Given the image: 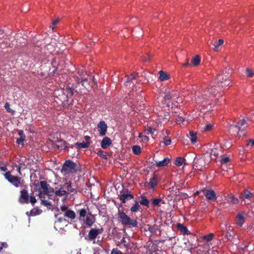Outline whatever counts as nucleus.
<instances>
[{
    "instance_id": "bf43d9fd",
    "label": "nucleus",
    "mask_w": 254,
    "mask_h": 254,
    "mask_svg": "<svg viewBox=\"0 0 254 254\" xmlns=\"http://www.w3.org/2000/svg\"><path fill=\"white\" fill-rule=\"evenodd\" d=\"M61 210H62V212L65 213V212L68 210L69 209L68 207L66 206V205H62V206H61Z\"/></svg>"
},
{
    "instance_id": "20e7f679",
    "label": "nucleus",
    "mask_w": 254,
    "mask_h": 254,
    "mask_svg": "<svg viewBox=\"0 0 254 254\" xmlns=\"http://www.w3.org/2000/svg\"><path fill=\"white\" fill-rule=\"evenodd\" d=\"M86 74V72L83 70H81L78 72V75H75L74 76L75 81L77 84L80 83H81L82 85L87 90H89L92 88V85H91L89 80L85 77V75Z\"/></svg>"
},
{
    "instance_id": "f3484780",
    "label": "nucleus",
    "mask_w": 254,
    "mask_h": 254,
    "mask_svg": "<svg viewBox=\"0 0 254 254\" xmlns=\"http://www.w3.org/2000/svg\"><path fill=\"white\" fill-rule=\"evenodd\" d=\"M177 96V92L172 90L168 92H166L164 97V100L166 101H170Z\"/></svg>"
},
{
    "instance_id": "58836bf2",
    "label": "nucleus",
    "mask_w": 254,
    "mask_h": 254,
    "mask_svg": "<svg viewBox=\"0 0 254 254\" xmlns=\"http://www.w3.org/2000/svg\"><path fill=\"white\" fill-rule=\"evenodd\" d=\"M133 153L135 155H139L141 153V148L139 145H134L132 147Z\"/></svg>"
},
{
    "instance_id": "7c9ffc66",
    "label": "nucleus",
    "mask_w": 254,
    "mask_h": 254,
    "mask_svg": "<svg viewBox=\"0 0 254 254\" xmlns=\"http://www.w3.org/2000/svg\"><path fill=\"white\" fill-rule=\"evenodd\" d=\"M140 198L141 199L139 201V203L141 205L146 206L147 207H149V202L146 196L144 195H141Z\"/></svg>"
},
{
    "instance_id": "ddd939ff",
    "label": "nucleus",
    "mask_w": 254,
    "mask_h": 254,
    "mask_svg": "<svg viewBox=\"0 0 254 254\" xmlns=\"http://www.w3.org/2000/svg\"><path fill=\"white\" fill-rule=\"evenodd\" d=\"M158 183L157 175L154 174L153 177L150 179V182L147 183V186L154 190Z\"/></svg>"
},
{
    "instance_id": "f257e3e1",
    "label": "nucleus",
    "mask_w": 254,
    "mask_h": 254,
    "mask_svg": "<svg viewBox=\"0 0 254 254\" xmlns=\"http://www.w3.org/2000/svg\"><path fill=\"white\" fill-rule=\"evenodd\" d=\"M77 213L79 215L78 219L83 226L91 227L96 221V218L91 213H87L85 208L78 209Z\"/></svg>"
},
{
    "instance_id": "052dcab7",
    "label": "nucleus",
    "mask_w": 254,
    "mask_h": 254,
    "mask_svg": "<svg viewBox=\"0 0 254 254\" xmlns=\"http://www.w3.org/2000/svg\"><path fill=\"white\" fill-rule=\"evenodd\" d=\"M183 65L184 66H191V64L189 63V59H187L186 62L184 64H183Z\"/></svg>"
},
{
    "instance_id": "4d7b16f0",
    "label": "nucleus",
    "mask_w": 254,
    "mask_h": 254,
    "mask_svg": "<svg viewBox=\"0 0 254 254\" xmlns=\"http://www.w3.org/2000/svg\"><path fill=\"white\" fill-rule=\"evenodd\" d=\"M247 142H248V143H247V145L248 146L251 145V147H254V139H250L248 140Z\"/></svg>"
},
{
    "instance_id": "b1692460",
    "label": "nucleus",
    "mask_w": 254,
    "mask_h": 254,
    "mask_svg": "<svg viewBox=\"0 0 254 254\" xmlns=\"http://www.w3.org/2000/svg\"><path fill=\"white\" fill-rule=\"evenodd\" d=\"M134 204L130 207V210L132 212H136L141 209L140 206L139 204V202L136 199L134 200Z\"/></svg>"
},
{
    "instance_id": "f8f14e48",
    "label": "nucleus",
    "mask_w": 254,
    "mask_h": 254,
    "mask_svg": "<svg viewBox=\"0 0 254 254\" xmlns=\"http://www.w3.org/2000/svg\"><path fill=\"white\" fill-rule=\"evenodd\" d=\"M97 127L100 136H103L106 134L108 127L104 121L100 122L97 125Z\"/></svg>"
},
{
    "instance_id": "a878e982",
    "label": "nucleus",
    "mask_w": 254,
    "mask_h": 254,
    "mask_svg": "<svg viewBox=\"0 0 254 254\" xmlns=\"http://www.w3.org/2000/svg\"><path fill=\"white\" fill-rule=\"evenodd\" d=\"M138 75V73H133L131 74L129 76H127V79L125 83V84L126 86H130V82L132 80L135 78L136 76Z\"/></svg>"
},
{
    "instance_id": "c9c22d12",
    "label": "nucleus",
    "mask_w": 254,
    "mask_h": 254,
    "mask_svg": "<svg viewBox=\"0 0 254 254\" xmlns=\"http://www.w3.org/2000/svg\"><path fill=\"white\" fill-rule=\"evenodd\" d=\"M89 145H90V142H77L75 143V145L78 148H88L89 146Z\"/></svg>"
},
{
    "instance_id": "de8ad7c7",
    "label": "nucleus",
    "mask_w": 254,
    "mask_h": 254,
    "mask_svg": "<svg viewBox=\"0 0 254 254\" xmlns=\"http://www.w3.org/2000/svg\"><path fill=\"white\" fill-rule=\"evenodd\" d=\"M25 136H23L22 137H20L19 138L17 139L16 140V143L18 144L23 145L24 144V141L25 139Z\"/></svg>"
},
{
    "instance_id": "9d476101",
    "label": "nucleus",
    "mask_w": 254,
    "mask_h": 254,
    "mask_svg": "<svg viewBox=\"0 0 254 254\" xmlns=\"http://www.w3.org/2000/svg\"><path fill=\"white\" fill-rule=\"evenodd\" d=\"M40 185L41 189L43 190V192L45 195L50 196V192H54L55 191V189L51 188L49 187V185L47 184L46 181H40Z\"/></svg>"
},
{
    "instance_id": "f704fd0d",
    "label": "nucleus",
    "mask_w": 254,
    "mask_h": 254,
    "mask_svg": "<svg viewBox=\"0 0 254 254\" xmlns=\"http://www.w3.org/2000/svg\"><path fill=\"white\" fill-rule=\"evenodd\" d=\"M190 135V139L192 143L194 144L196 142L197 137L196 136V133L193 131H190L189 132Z\"/></svg>"
},
{
    "instance_id": "69168bd1",
    "label": "nucleus",
    "mask_w": 254,
    "mask_h": 254,
    "mask_svg": "<svg viewBox=\"0 0 254 254\" xmlns=\"http://www.w3.org/2000/svg\"><path fill=\"white\" fill-rule=\"evenodd\" d=\"M59 20H60L58 18L53 20L52 22V25L54 26L57 25L58 23V22H59Z\"/></svg>"
},
{
    "instance_id": "3c124183",
    "label": "nucleus",
    "mask_w": 254,
    "mask_h": 254,
    "mask_svg": "<svg viewBox=\"0 0 254 254\" xmlns=\"http://www.w3.org/2000/svg\"><path fill=\"white\" fill-rule=\"evenodd\" d=\"M246 73L248 74V76L250 77H252L254 75V73L253 72L252 69L250 68H246Z\"/></svg>"
},
{
    "instance_id": "4be33fe9",
    "label": "nucleus",
    "mask_w": 254,
    "mask_h": 254,
    "mask_svg": "<svg viewBox=\"0 0 254 254\" xmlns=\"http://www.w3.org/2000/svg\"><path fill=\"white\" fill-rule=\"evenodd\" d=\"M64 216L68 219L73 220L75 218L76 214L73 210L69 209L64 213Z\"/></svg>"
},
{
    "instance_id": "2f4dec72",
    "label": "nucleus",
    "mask_w": 254,
    "mask_h": 254,
    "mask_svg": "<svg viewBox=\"0 0 254 254\" xmlns=\"http://www.w3.org/2000/svg\"><path fill=\"white\" fill-rule=\"evenodd\" d=\"M253 196L252 193L250 192L248 190H245L243 193L241 194L240 197L245 200V199H250Z\"/></svg>"
},
{
    "instance_id": "6ab92c4d",
    "label": "nucleus",
    "mask_w": 254,
    "mask_h": 254,
    "mask_svg": "<svg viewBox=\"0 0 254 254\" xmlns=\"http://www.w3.org/2000/svg\"><path fill=\"white\" fill-rule=\"evenodd\" d=\"M245 222V217L243 213H239L236 217V224L240 227L242 226Z\"/></svg>"
},
{
    "instance_id": "aec40b11",
    "label": "nucleus",
    "mask_w": 254,
    "mask_h": 254,
    "mask_svg": "<svg viewBox=\"0 0 254 254\" xmlns=\"http://www.w3.org/2000/svg\"><path fill=\"white\" fill-rule=\"evenodd\" d=\"M170 162V159L169 157L165 158L163 160L156 162V166L157 167H165Z\"/></svg>"
},
{
    "instance_id": "bb28decb",
    "label": "nucleus",
    "mask_w": 254,
    "mask_h": 254,
    "mask_svg": "<svg viewBox=\"0 0 254 254\" xmlns=\"http://www.w3.org/2000/svg\"><path fill=\"white\" fill-rule=\"evenodd\" d=\"M200 63V57L199 55L195 56L191 60V64L193 66H197Z\"/></svg>"
},
{
    "instance_id": "603ef678",
    "label": "nucleus",
    "mask_w": 254,
    "mask_h": 254,
    "mask_svg": "<svg viewBox=\"0 0 254 254\" xmlns=\"http://www.w3.org/2000/svg\"><path fill=\"white\" fill-rule=\"evenodd\" d=\"M230 161V158L228 157H223L221 160L222 164H226Z\"/></svg>"
},
{
    "instance_id": "7ed1b4c3",
    "label": "nucleus",
    "mask_w": 254,
    "mask_h": 254,
    "mask_svg": "<svg viewBox=\"0 0 254 254\" xmlns=\"http://www.w3.org/2000/svg\"><path fill=\"white\" fill-rule=\"evenodd\" d=\"M20 196L18 198V202L21 204H28L30 202L32 205H34L37 202L35 196L32 194L29 195L28 191L27 190L23 189L20 191Z\"/></svg>"
},
{
    "instance_id": "412c9836",
    "label": "nucleus",
    "mask_w": 254,
    "mask_h": 254,
    "mask_svg": "<svg viewBox=\"0 0 254 254\" xmlns=\"http://www.w3.org/2000/svg\"><path fill=\"white\" fill-rule=\"evenodd\" d=\"M158 228V227L157 225H151L147 224L144 227L143 229L145 231H149L151 233H154Z\"/></svg>"
},
{
    "instance_id": "f03ea898",
    "label": "nucleus",
    "mask_w": 254,
    "mask_h": 254,
    "mask_svg": "<svg viewBox=\"0 0 254 254\" xmlns=\"http://www.w3.org/2000/svg\"><path fill=\"white\" fill-rule=\"evenodd\" d=\"M221 88L219 85L214 84L210 86L208 88L204 91L203 98L207 101H214V103H217L218 101V98L217 96L220 93Z\"/></svg>"
},
{
    "instance_id": "680f3d73",
    "label": "nucleus",
    "mask_w": 254,
    "mask_h": 254,
    "mask_svg": "<svg viewBox=\"0 0 254 254\" xmlns=\"http://www.w3.org/2000/svg\"><path fill=\"white\" fill-rule=\"evenodd\" d=\"M90 78H92V79L93 80L91 84V85H92V86H93V85H95L97 83V82L95 80L94 76H92L90 77Z\"/></svg>"
},
{
    "instance_id": "1a4fd4ad",
    "label": "nucleus",
    "mask_w": 254,
    "mask_h": 254,
    "mask_svg": "<svg viewBox=\"0 0 254 254\" xmlns=\"http://www.w3.org/2000/svg\"><path fill=\"white\" fill-rule=\"evenodd\" d=\"M134 197L131 192L127 189H123L120 191L119 198L123 203H125L127 200L132 199Z\"/></svg>"
},
{
    "instance_id": "a18cd8bd",
    "label": "nucleus",
    "mask_w": 254,
    "mask_h": 254,
    "mask_svg": "<svg viewBox=\"0 0 254 254\" xmlns=\"http://www.w3.org/2000/svg\"><path fill=\"white\" fill-rule=\"evenodd\" d=\"M228 201L233 204H236L239 201L236 197H234V196H231L229 197Z\"/></svg>"
},
{
    "instance_id": "473e14b6",
    "label": "nucleus",
    "mask_w": 254,
    "mask_h": 254,
    "mask_svg": "<svg viewBox=\"0 0 254 254\" xmlns=\"http://www.w3.org/2000/svg\"><path fill=\"white\" fill-rule=\"evenodd\" d=\"M42 212V210L41 209H39L38 207H35L30 210V215L34 216L40 215Z\"/></svg>"
},
{
    "instance_id": "4468645a",
    "label": "nucleus",
    "mask_w": 254,
    "mask_h": 254,
    "mask_svg": "<svg viewBox=\"0 0 254 254\" xmlns=\"http://www.w3.org/2000/svg\"><path fill=\"white\" fill-rule=\"evenodd\" d=\"M59 188H55V194L57 196H63L68 194V192L64 190V187L62 185H59Z\"/></svg>"
},
{
    "instance_id": "6e6d98bb",
    "label": "nucleus",
    "mask_w": 254,
    "mask_h": 254,
    "mask_svg": "<svg viewBox=\"0 0 254 254\" xmlns=\"http://www.w3.org/2000/svg\"><path fill=\"white\" fill-rule=\"evenodd\" d=\"M64 145L65 146V149L67 150V151H69V148H72L74 146L73 145H70L69 144H67L66 143V142L64 141Z\"/></svg>"
},
{
    "instance_id": "5fc2aeb1",
    "label": "nucleus",
    "mask_w": 254,
    "mask_h": 254,
    "mask_svg": "<svg viewBox=\"0 0 254 254\" xmlns=\"http://www.w3.org/2000/svg\"><path fill=\"white\" fill-rule=\"evenodd\" d=\"M185 119L181 116H178L176 119L177 123L179 124L182 123L184 121Z\"/></svg>"
},
{
    "instance_id": "2eb2a0df",
    "label": "nucleus",
    "mask_w": 254,
    "mask_h": 254,
    "mask_svg": "<svg viewBox=\"0 0 254 254\" xmlns=\"http://www.w3.org/2000/svg\"><path fill=\"white\" fill-rule=\"evenodd\" d=\"M112 144V140L109 137H104L101 142V146L103 149H106Z\"/></svg>"
},
{
    "instance_id": "39448f33",
    "label": "nucleus",
    "mask_w": 254,
    "mask_h": 254,
    "mask_svg": "<svg viewBox=\"0 0 254 254\" xmlns=\"http://www.w3.org/2000/svg\"><path fill=\"white\" fill-rule=\"evenodd\" d=\"M78 171H81L80 168L78 166L76 163L71 160H66L63 165L62 172H64L65 174H73Z\"/></svg>"
},
{
    "instance_id": "774afa93",
    "label": "nucleus",
    "mask_w": 254,
    "mask_h": 254,
    "mask_svg": "<svg viewBox=\"0 0 254 254\" xmlns=\"http://www.w3.org/2000/svg\"><path fill=\"white\" fill-rule=\"evenodd\" d=\"M142 140L144 141H147L149 140V138L146 135L142 136Z\"/></svg>"
},
{
    "instance_id": "09e8293b",
    "label": "nucleus",
    "mask_w": 254,
    "mask_h": 254,
    "mask_svg": "<svg viewBox=\"0 0 254 254\" xmlns=\"http://www.w3.org/2000/svg\"><path fill=\"white\" fill-rule=\"evenodd\" d=\"M164 145L167 146L171 143V140L170 138H168L167 137L165 136L163 138V141Z\"/></svg>"
},
{
    "instance_id": "49530a36",
    "label": "nucleus",
    "mask_w": 254,
    "mask_h": 254,
    "mask_svg": "<svg viewBox=\"0 0 254 254\" xmlns=\"http://www.w3.org/2000/svg\"><path fill=\"white\" fill-rule=\"evenodd\" d=\"M121 243L122 244H124V246L125 248H126L127 249H128L129 246H130V244H129V243L127 242L126 240V238H123L122 239V240H121Z\"/></svg>"
},
{
    "instance_id": "0eeeda50",
    "label": "nucleus",
    "mask_w": 254,
    "mask_h": 254,
    "mask_svg": "<svg viewBox=\"0 0 254 254\" xmlns=\"http://www.w3.org/2000/svg\"><path fill=\"white\" fill-rule=\"evenodd\" d=\"M4 176L8 182L16 188L22 185L24 183V181L21 178L12 175L9 171L6 172L4 174Z\"/></svg>"
},
{
    "instance_id": "c03bdc74",
    "label": "nucleus",
    "mask_w": 254,
    "mask_h": 254,
    "mask_svg": "<svg viewBox=\"0 0 254 254\" xmlns=\"http://www.w3.org/2000/svg\"><path fill=\"white\" fill-rule=\"evenodd\" d=\"M224 43V41L222 39H219L218 40V42L217 43H216V44H214V51H217L218 50V49H219V47L221 45H222Z\"/></svg>"
},
{
    "instance_id": "c85d7f7f",
    "label": "nucleus",
    "mask_w": 254,
    "mask_h": 254,
    "mask_svg": "<svg viewBox=\"0 0 254 254\" xmlns=\"http://www.w3.org/2000/svg\"><path fill=\"white\" fill-rule=\"evenodd\" d=\"M247 123L245 120L242 119L240 120L237 124L235 125H232L231 127H236L239 130H240L243 127L247 126Z\"/></svg>"
},
{
    "instance_id": "cd10ccee",
    "label": "nucleus",
    "mask_w": 254,
    "mask_h": 254,
    "mask_svg": "<svg viewBox=\"0 0 254 254\" xmlns=\"http://www.w3.org/2000/svg\"><path fill=\"white\" fill-rule=\"evenodd\" d=\"M159 78L162 81L166 80L169 78V75L163 70H160L159 72Z\"/></svg>"
},
{
    "instance_id": "c756f323",
    "label": "nucleus",
    "mask_w": 254,
    "mask_h": 254,
    "mask_svg": "<svg viewBox=\"0 0 254 254\" xmlns=\"http://www.w3.org/2000/svg\"><path fill=\"white\" fill-rule=\"evenodd\" d=\"M63 92L66 93V98L71 97L73 95L74 89L69 86H66V88L64 89Z\"/></svg>"
},
{
    "instance_id": "e2e57ef3",
    "label": "nucleus",
    "mask_w": 254,
    "mask_h": 254,
    "mask_svg": "<svg viewBox=\"0 0 254 254\" xmlns=\"http://www.w3.org/2000/svg\"><path fill=\"white\" fill-rule=\"evenodd\" d=\"M58 221L62 223L66 221V219L64 217H59L58 218Z\"/></svg>"
},
{
    "instance_id": "13d9d810",
    "label": "nucleus",
    "mask_w": 254,
    "mask_h": 254,
    "mask_svg": "<svg viewBox=\"0 0 254 254\" xmlns=\"http://www.w3.org/2000/svg\"><path fill=\"white\" fill-rule=\"evenodd\" d=\"M9 104L8 103H6L5 105H4V107L5 108V109L6 110V111L9 112V113H11V112H13V111H12L10 108H9Z\"/></svg>"
},
{
    "instance_id": "9b49d317",
    "label": "nucleus",
    "mask_w": 254,
    "mask_h": 254,
    "mask_svg": "<svg viewBox=\"0 0 254 254\" xmlns=\"http://www.w3.org/2000/svg\"><path fill=\"white\" fill-rule=\"evenodd\" d=\"M202 191L207 200L214 201L216 199V194L214 190H203Z\"/></svg>"
},
{
    "instance_id": "37998d69",
    "label": "nucleus",
    "mask_w": 254,
    "mask_h": 254,
    "mask_svg": "<svg viewBox=\"0 0 254 254\" xmlns=\"http://www.w3.org/2000/svg\"><path fill=\"white\" fill-rule=\"evenodd\" d=\"M225 76H226L224 75H218L217 76V83L216 84L219 85L220 83H222L225 78Z\"/></svg>"
},
{
    "instance_id": "a211bd4d",
    "label": "nucleus",
    "mask_w": 254,
    "mask_h": 254,
    "mask_svg": "<svg viewBox=\"0 0 254 254\" xmlns=\"http://www.w3.org/2000/svg\"><path fill=\"white\" fill-rule=\"evenodd\" d=\"M220 151V150H218L216 147L212 148L209 152L211 159L216 160L217 157L219 155Z\"/></svg>"
},
{
    "instance_id": "ea45409f",
    "label": "nucleus",
    "mask_w": 254,
    "mask_h": 254,
    "mask_svg": "<svg viewBox=\"0 0 254 254\" xmlns=\"http://www.w3.org/2000/svg\"><path fill=\"white\" fill-rule=\"evenodd\" d=\"M152 204L153 206H159V203L162 201V199L160 198H154L151 199Z\"/></svg>"
},
{
    "instance_id": "864d4df0",
    "label": "nucleus",
    "mask_w": 254,
    "mask_h": 254,
    "mask_svg": "<svg viewBox=\"0 0 254 254\" xmlns=\"http://www.w3.org/2000/svg\"><path fill=\"white\" fill-rule=\"evenodd\" d=\"M212 127H213V126L209 124H208L206 126H205L204 127L203 129L205 131H209V130H211V129L212 128Z\"/></svg>"
},
{
    "instance_id": "dca6fc26",
    "label": "nucleus",
    "mask_w": 254,
    "mask_h": 254,
    "mask_svg": "<svg viewBox=\"0 0 254 254\" xmlns=\"http://www.w3.org/2000/svg\"><path fill=\"white\" fill-rule=\"evenodd\" d=\"M203 161L202 158L195 159L193 164V167L196 169L202 170L203 168V166L202 165Z\"/></svg>"
},
{
    "instance_id": "338daca9",
    "label": "nucleus",
    "mask_w": 254,
    "mask_h": 254,
    "mask_svg": "<svg viewBox=\"0 0 254 254\" xmlns=\"http://www.w3.org/2000/svg\"><path fill=\"white\" fill-rule=\"evenodd\" d=\"M18 135L20 136V137L25 136L23 133V131L22 130H19L18 131Z\"/></svg>"
},
{
    "instance_id": "79ce46f5",
    "label": "nucleus",
    "mask_w": 254,
    "mask_h": 254,
    "mask_svg": "<svg viewBox=\"0 0 254 254\" xmlns=\"http://www.w3.org/2000/svg\"><path fill=\"white\" fill-rule=\"evenodd\" d=\"M214 236L213 233H210L209 235H205L203 237V239L206 242L210 241Z\"/></svg>"
},
{
    "instance_id": "e433bc0d",
    "label": "nucleus",
    "mask_w": 254,
    "mask_h": 254,
    "mask_svg": "<svg viewBox=\"0 0 254 254\" xmlns=\"http://www.w3.org/2000/svg\"><path fill=\"white\" fill-rule=\"evenodd\" d=\"M185 161V159L184 158H183L180 157H178L176 158L174 163L177 166H181L183 164Z\"/></svg>"
},
{
    "instance_id": "a19ab883",
    "label": "nucleus",
    "mask_w": 254,
    "mask_h": 254,
    "mask_svg": "<svg viewBox=\"0 0 254 254\" xmlns=\"http://www.w3.org/2000/svg\"><path fill=\"white\" fill-rule=\"evenodd\" d=\"M41 204L49 208H50L52 205L50 201L45 199L41 200Z\"/></svg>"
},
{
    "instance_id": "8fccbe9b",
    "label": "nucleus",
    "mask_w": 254,
    "mask_h": 254,
    "mask_svg": "<svg viewBox=\"0 0 254 254\" xmlns=\"http://www.w3.org/2000/svg\"><path fill=\"white\" fill-rule=\"evenodd\" d=\"M111 254H123L122 252L119 250L117 248H114L112 249L111 252Z\"/></svg>"
},
{
    "instance_id": "4c0bfd02",
    "label": "nucleus",
    "mask_w": 254,
    "mask_h": 254,
    "mask_svg": "<svg viewBox=\"0 0 254 254\" xmlns=\"http://www.w3.org/2000/svg\"><path fill=\"white\" fill-rule=\"evenodd\" d=\"M97 154L98 156H99L100 157H101L103 159H107V152H105L104 151L99 149L98 152H97Z\"/></svg>"
},
{
    "instance_id": "423d86ee",
    "label": "nucleus",
    "mask_w": 254,
    "mask_h": 254,
    "mask_svg": "<svg viewBox=\"0 0 254 254\" xmlns=\"http://www.w3.org/2000/svg\"><path fill=\"white\" fill-rule=\"evenodd\" d=\"M118 218L120 219L122 224L124 225L132 228L136 227L137 226L136 220L131 219L123 211L119 210Z\"/></svg>"
},
{
    "instance_id": "6e6552de",
    "label": "nucleus",
    "mask_w": 254,
    "mask_h": 254,
    "mask_svg": "<svg viewBox=\"0 0 254 254\" xmlns=\"http://www.w3.org/2000/svg\"><path fill=\"white\" fill-rule=\"evenodd\" d=\"M104 231L103 228H91L89 231L87 237L85 238L86 240L88 241H94L93 244L95 243V240L98 236L102 234Z\"/></svg>"
},
{
    "instance_id": "393cba45",
    "label": "nucleus",
    "mask_w": 254,
    "mask_h": 254,
    "mask_svg": "<svg viewBox=\"0 0 254 254\" xmlns=\"http://www.w3.org/2000/svg\"><path fill=\"white\" fill-rule=\"evenodd\" d=\"M64 186H65V188L67 190H66L68 192V194L70 193H76L77 191L75 189H74L72 187L71 183L70 182H66L65 183Z\"/></svg>"
},
{
    "instance_id": "5701e85b",
    "label": "nucleus",
    "mask_w": 254,
    "mask_h": 254,
    "mask_svg": "<svg viewBox=\"0 0 254 254\" xmlns=\"http://www.w3.org/2000/svg\"><path fill=\"white\" fill-rule=\"evenodd\" d=\"M177 228L178 230L181 231L184 234L189 235L190 234V232L188 230L187 227L182 224H177Z\"/></svg>"
},
{
    "instance_id": "0e129e2a",
    "label": "nucleus",
    "mask_w": 254,
    "mask_h": 254,
    "mask_svg": "<svg viewBox=\"0 0 254 254\" xmlns=\"http://www.w3.org/2000/svg\"><path fill=\"white\" fill-rule=\"evenodd\" d=\"M7 170V168L6 166H1L0 167V170L2 172H6Z\"/></svg>"
},
{
    "instance_id": "72a5a7b5",
    "label": "nucleus",
    "mask_w": 254,
    "mask_h": 254,
    "mask_svg": "<svg viewBox=\"0 0 254 254\" xmlns=\"http://www.w3.org/2000/svg\"><path fill=\"white\" fill-rule=\"evenodd\" d=\"M227 78L228 77L227 76H225V78L224 81H223L222 83H220L219 86H220V88L221 89V88L225 89L229 86V85L231 83V81L230 80L227 79Z\"/></svg>"
}]
</instances>
